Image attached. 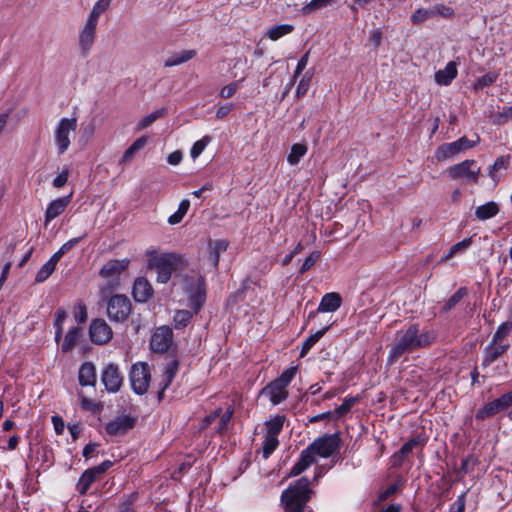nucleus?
<instances>
[{"label": "nucleus", "instance_id": "obj_63", "mask_svg": "<svg viewBox=\"0 0 512 512\" xmlns=\"http://www.w3.org/2000/svg\"><path fill=\"white\" fill-rule=\"evenodd\" d=\"M419 444V440L417 439H411L408 442H406L400 449V453L403 457L408 455L410 452H412L413 448Z\"/></svg>", "mask_w": 512, "mask_h": 512}, {"label": "nucleus", "instance_id": "obj_39", "mask_svg": "<svg viewBox=\"0 0 512 512\" xmlns=\"http://www.w3.org/2000/svg\"><path fill=\"white\" fill-rule=\"evenodd\" d=\"M193 313L189 310H178L173 317V325L175 329L185 328L191 321Z\"/></svg>", "mask_w": 512, "mask_h": 512}, {"label": "nucleus", "instance_id": "obj_43", "mask_svg": "<svg viewBox=\"0 0 512 512\" xmlns=\"http://www.w3.org/2000/svg\"><path fill=\"white\" fill-rule=\"evenodd\" d=\"M233 412L234 410L232 407H228L225 412L221 411V415L218 418L217 425L215 426L218 433H223L227 430L228 424L233 416Z\"/></svg>", "mask_w": 512, "mask_h": 512}, {"label": "nucleus", "instance_id": "obj_36", "mask_svg": "<svg viewBox=\"0 0 512 512\" xmlns=\"http://www.w3.org/2000/svg\"><path fill=\"white\" fill-rule=\"evenodd\" d=\"M337 0H311L309 3L304 5L301 9V13L305 16L310 15L318 10L332 6Z\"/></svg>", "mask_w": 512, "mask_h": 512}, {"label": "nucleus", "instance_id": "obj_51", "mask_svg": "<svg viewBox=\"0 0 512 512\" xmlns=\"http://www.w3.org/2000/svg\"><path fill=\"white\" fill-rule=\"evenodd\" d=\"M73 316L76 322L84 323L87 320V308L86 305L79 301L73 309Z\"/></svg>", "mask_w": 512, "mask_h": 512}, {"label": "nucleus", "instance_id": "obj_8", "mask_svg": "<svg viewBox=\"0 0 512 512\" xmlns=\"http://www.w3.org/2000/svg\"><path fill=\"white\" fill-rule=\"evenodd\" d=\"M76 129L77 118L64 117L59 120L54 130V140L59 155L64 154L68 150L71 144V136L74 134Z\"/></svg>", "mask_w": 512, "mask_h": 512}, {"label": "nucleus", "instance_id": "obj_9", "mask_svg": "<svg viewBox=\"0 0 512 512\" xmlns=\"http://www.w3.org/2000/svg\"><path fill=\"white\" fill-rule=\"evenodd\" d=\"M480 167L474 160H464L448 169V175L453 180L462 179L467 183L477 184Z\"/></svg>", "mask_w": 512, "mask_h": 512}, {"label": "nucleus", "instance_id": "obj_4", "mask_svg": "<svg viewBox=\"0 0 512 512\" xmlns=\"http://www.w3.org/2000/svg\"><path fill=\"white\" fill-rule=\"evenodd\" d=\"M298 367L290 366L285 369L275 380L268 383L260 392L269 398L273 405H278L288 398V386L297 374Z\"/></svg>", "mask_w": 512, "mask_h": 512}, {"label": "nucleus", "instance_id": "obj_1", "mask_svg": "<svg viewBox=\"0 0 512 512\" xmlns=\"http://www.w3.org/2000/svg\"><path fill=\"white\" fill-rule=\"evenodd\" d=\"M434 340L435 335L432 331H421L418 324H411L406 329L397 331L395 341L389 350L388 363L393 364L405 353L426 347Z\"/></svg>", "mask_w": 512, "mask_h": 512}, {"label": "nucleus", "instance_id": "obj_55", "mask_svg": "<svg viewBox=\"0 0 512 512\" xmlns=\"http://www.w3.org/2000/svg\"><path fill=\"white\" fill-rule=\"evenodd\" d=\"M508 166V158L498 157L494 164L491 166L489 171V175L491 178L495 179V172L501 169H506Z\"/></svg>", "mask_w": 512, "mask_h": 512}, {"label": "nucleus", "instance_id": "obj_62", "mask_svg": "<svg viewBox=\"0 0 512 512\" xmlns=\"http://www.w3.org/2000/svg\"><path fill=\"white\" fill-rule=\"evenodd\" d=\"M234 108L233 104H225L218 107L216 110V118L223 119L226 117Z\"/></svg>", "mask_w": 512, "mask_h": 512}, {"label": "nucleus", "instance_id": "obj_44", "mask_svg": "<svg viewBox=\"0 0 512 512\" xmlns=\"http://www.w3.org/2000/svg\"><path fill=\"white\" fill-rule=\"evenodd\" d=\"M433 9L431 8H419L411 15V22L413 24H420L428 19L433 18Z\"/></svg>", "mask_w": 512, "mask_h": 512}, {"label": "nucleus", "instance_id": "obj_10", "mask_svg": "<svg viewBox=\"0 0 512 512\" xmlns=\"http://www.w3.org/2000/svg\"><path fill=\"white\" fill-rule=\"evenodd\" d=\"M340 439L337 434H327L315 439L308 445L313 456L318 455L322 458L332 456L339 449Z\"/></svg>", "mask_w": 512, "mask_h": 512}, {"label": "nucleus", "instance_id": "obj_46", "mask_svg": "<svg viewBox=\"0 0 512 512\" xmlns=\"http://www.w3.org/2000/svg\"><path fill=\"white\" fill-rule=\"evenodd\" d=\"M166 112V109L165 108H161L159 110H156L154 112H152L151 114L145 116L144 118H142L137 127L138 129H145L147 128L148 126H150L154 121H156L158 118L162 117Z\"/></svg>", "mask_w": 512, "mask_h": 512}, {"label": "nucleus", "instance_id": "obj_22", "mask_svg": "<svg viewBox=\"0 0 512 512\" xmlns=\"http://www.w3.org/2000/svg\"><path fill=\"white\" fill-rule=\"evenodd\" d=\"M508 343H494L493 341L485 348L484 357H483V366H489L494 361L497 360L499 356H501L508 349Z\"/></svg>", "mask_w": 512, "mask_h": 512}, {"label": "nucleus", "instance_id": "obj_27", "mask_svg": "<svg viewBox=\"0 0 512 512\" xmlns=\"http://www.w3.org/2000/svg\"><path fill=\"white\" fill-rule=\"evenodd\" d=\"M196 55V51L193 49L190 50H183L177 53H174L173 55L169 56L164 61V67H173L177 65L184 64L194 58Z\"/></svg>", "mask_w": 512, "mask_h": 512}, {"label": "nucleus", "instance_id": "obj_12", "mask_svg": "<svg viewBox=\"0 0 512 512\" xmlns=\"http://www.w3.org/2000/svg\"><path fill=\"white\" fill-rule=\"evenodd\" d=\"M101 381L109 393H117L123 384V376L117 364L109 363L104 366Z\"/></svg>", "mask_w": 512, "mask_h": 512}, {"label": "nucleus", "instance_id": "obj_33", "mask_svg": "<svg viewBox=\"0 0 512 512\" xmlns=\"http://www.w3.org/2000/svg\"><path fill=\"white\" fill-rule=\"evenodd\" d=\"M286 417L284 415H276L273 418L269 419L265 422L266 427V435L278 437L280 432L283 429L284 422Z\"/></svg>", "mask_w": 512, "mask_h": 512}, {"label": "nucleus", "instance_id": "obj_32", "mask_svg": "<svg viewBox=\"0 0 512 512\" xmlns=\"http://www.w3.org/2000/svg\"><path fill=\"white\" fill-rule=\"evenodd\" d=\"M176 372H177V364L176 363L169 364L165 368L163 375H162V380L159 384V386H160V391L158 393L159 399H162L164 391L170 386L173 378L175 377Z\"/></svg>", "mask_w": 512, "mask_h": 512}, {"label": "nucleus", "instance_id": "obj_35", "mask_svg": "<svg viewBox=\"0 0 512 512\" xmlns=\"http://www.w3.org/2000/svg\"><path fill=\"white\" fill-rule=\"evenodd\" d=\"M81 329L78 327L71 328L64 337L61 349L63 352L71 351L78 343Z\"/></svg>", "mask_w": 512, "mask_h": 512}, {"label": "nucleus", "instance_id": "obj_15", "mask_svg": "<svg viewBox=\"0 0 512 512\" xmlns=\"http://www.w3.org/2000/svg\"><path fill=\"white\" fill-rule=\"evenodd\" d=\"M173 341L172 329L168 326H160L154 331L151 340L150 348L159 353L168 351Z\"/></svg>", "mask_w": 512, "mask_h": 512}, {"label": "nucleus", "instance_id": "obj_60", "mask_svg": "<svg viewBox=\"0 0 512 512\" xmlns=\"http://www.w3.org/2000/svg\"><path fill=\"white\" fill-rule=\"evenodd\" d=\"M478 140H479V138H477L476 141H472V140H469L466 137H461V138H459L456 141L458 143L460 152H462V151H465L467 149H470V148L474 147L476 145V143L478 142Z\"/></svg>", "mask_w": 512, "mask_h": 512}, {"label": "nucleus", "instance_id": "obj_54", "mask_svg": "<svg viewBox=\"0 0 512 512\" xmlns=\"http://www.w3.org/2000/svg\"><path fill=\"white\" fill-rule=\"evenodd\" d=\"M320 258V253L318 251H313L303 262L302 266L300 267L299 272L303 274L307 270H309L312 266L315 265V263Z\"/></svg>", "mask_w": 512, "mask_h": 512}, {"label": "nucleus", "instance_id": "obj_17", "mask_svg": "<svg viewBox=\"0 0 512 512\" xmlns=\"http://www.w3.org/2000/svg\"><path fill=\"white\" fill-rule=\"evenodd\" d=\"M135 425V420L128 415H120L105 425V431L111 436H119L127 433Z\"/></svg>", "mask_w": 512, "mask_h": 512}, {"label": "nucleus", "instance_id": "obj_58", "mask_svg": "<svg viewBox=\"0 0 512 512\" xmlns=\"http://www.w3.org/2000/svg\"><path fill=\"white\" fill-rule=\"evenodd\" d=\"M238 84L233 82V83H230L226 86H224L221 91H220V96L222 98H230L232 97L236 91L238 90Z\"/></svg>", "mask_w": 512, "mask_h": 512}, {"label": "nucleus", "instance_id": "obj_6", "mask_svg": "<svg viewBox=\"0 0 512 512\" xmlns=\"http://www.w3.org/2000/svg\"><path fill=\"white\" fill-rule=\"evenodd\" d=\"M182 288L187 294L194 313H197L205 301V281L200 275L183 277Z\"/></svg>", "mask_w": 512, "mask_h": 512}, {"label": "nucleus", "instance_id": "obj_57", "mask_svg": "<svg viewBox=\"0 0 512 512\" xmlns=\"http://www.w3.org/2000/svg\"><path fill=\"white\" fill-rule=\"evenodd\" d=\"M221 411L222 409L221 408H216L214 411H212L209 415H207L204 420H203V423H202V428H206L208 427L209 425H211L212 423L218 421V418L220 417L221 415Z\"/></svg>", "mask_w": 512, "mask_h": 512}, {"label": "nucleus", "instance_id": "obj_59", "mask_svg": "<svg viewBox=\"0 0 512 512\" xmlns=\"http://www.w3.org/2000/svg\"><path fill=\"white\" fill-rule=\"evenodd\" d=\"M69 171L68 169H64L60 174H58L53 180V186L56 188L63 187L68 181Z\"/></svg>", "mask_w": 512, "mask_h": 512}, {"label": "nucleus", "instance_id": "obj_40", "mask_svg": "<svg viewBox=\"0 0 512 512\" xmlns=\"http://www.w3.org/2000/svg\"><path fill=\"white\" fill-rule=\"evenodd\" d=\"M189 207L190 201L188 199H183L180 202L177 211L168 218V223L170 225H176L180 223L184 216L186 215V213L188 212Z\"/></svg>", "mask_w": 512, "mask_h": 512}, {"label": "nucleus", "instance_id": "obj_45", "mask_svg": "<svg viewBox=\"0 0 512 512\" xmlns=\"http://www.w3.org/2000/svg\"><path fill=\"white\" fill-rule=\"evenodd\" d=\"M359 398L357 397H347L343 400L342 404L338 406L335 410L336 418H341L345 414H347L351 408L358 402Z\"/></svg>", "mask_w": 512, "mask_h": 512}, {"label": "nucleus", "instance_id": "obj_41", "mask_svg": "<svg viewBox=\"0 0 512 512\" xmlns=\"http://www.w3.org/2000/svg\"><path fill=\"white\" fill-rule=\"evenodd\" d=\"M471 238L464 239L454 244L449 251L441 258V261H447L458 253H462L467 250L471 245Z\"/></svg>", "mask_w": 512, "mask_h": 512}, {"label": "nucleus", "instance_id": "obj_29", "mask_svg": "<svg viewBox=\"0 0 512 512\" xmlns=\"http://www.w3.org/2000/svg\"><path fill=\"white\" fill-rule=\"evenodd\" d=\"M459 153H460V149H459L458 143H457V141H453L450 143H445V144L440 145L435 152V157L439 161H442V160H447L449 158H452Z\"/></svg>", "mask_w": 512, "mask_h": 512}, {"label": "nucleus", "instance_id": "obj_64", "mask_svg": "<svg viewBox=\"0 0 512 512\" xmlns=\"http://www.w3.org/2000/svg\"><path fill=\"white\" fill-rule=\"evenodd\" d=\"M182 158H183L182 152L179 150H176L168 155L167 162L170 165L176 166V165L180 164V162L182 161Z\"/></svg>", "mask_w": 512, "mask_h": 512}, {"label": "nucleus", "instance_id": "obj_3", "mask_svg": "<svg viewBox=\"0 0 512 512\" xmlns=\"http://www.w3.org/2000/svg\"><path fill=\"white\" fill-rule=\"evenodd\" d=\"M309 480L306 477L298 479L282 492L281 501L287 512H303L311 494Z\"/></svg>", "mask_w": 512, "mask_h": 512}, {"label": "nucleus", "instance_id": "obj_23", "mask_svg": "<svg viewBox=\"0 0 512 512\" xmlns=\"http://www.w3.org/2000/svg\"><path fill=\"white\" fill-rule=\"evenodd\" d=\"M316 462L315 456H313L308 450V448L304 449L301 454L299 460L295 463V465L291 468L289 473L290 476H297L308 469L313 463Z\"/></svg>", "mask_w": 512, "mask_h": 512}, {"label": "nucleus", "instance_id": "obj_34", "mask_svg": "<svg viewBox=\"0 0 512 512\" xmlns=\"http://www.w3.org/2000/svg\"><path fill=\"white\" fill-rule=\"evenodd\" d=\"M111 0H98L92 7L86 21L98 25L102 13L110 6Z\"/></svg>", "mask_w": 512, "mask_h": 512}, {"label": "nucleus", "instance_id": "obj_11", "mask_svg": "<svg viewBox=\"0 0 512 512\" xmlns=\"http://www.w3.org/2000/svg\"><path fill=\"white\" fill-rule=\"evenodd\" d=\"M150 379V368L147 363L138 362L132 365L130 371V383L132 390L136 394L143 395L147 392Z\"/></svg>", "mask_w": 512, "mask_h": 512}, {"label": "nucleus", "instance_id": "obj_21", "mask_svg": "<svg viewBox=\"0 0 512 512\" xmlns=\"http://www.w3.org/2000/svg\"><path fill=\"white\" fill-rule=\"evenodd\" d=\"M78 381L81 386L94 387L97 381L96 367L92 362H84L80 365Z\"/></svg>", "mask_w": 512, "mask_h": 512}, {"label": "nucleus", "instance_id": "obj_49", "mask_svg": "<svg viewBox=\"0 0 512 512\" xmlns=\"http://www.w3.org/2000/svg\"><path fill=\"white\" fill-rule=\"evenodd\" d=\"M210 141H211V138L209 136H204L200 140L196 141L190 150L191 158L194 160L196 158H198L201 155V153L204 151L206 146L210 143Z\"/></svg>", "mask_w": 512, "mask_h": 512}, {"label": "nucleus", "instance_id": "obj_61", "mask_svg": "<svg viewBox=\"0 0 512 512\" xmlns=\"http://www.w3.org/2000/svg\"><path fill=\"white\" fill-rule=\"evenodd\" d=\"M66 318H67V313H66L65 309H63V308L57 309V311L55 312V315H54V326L62 327Z\"/></svg>", "mask_w": 512, "mask_h": 512}, {"label": "nucleus", "instance_id": "obj_5", "mask_svg": "<svg viewBox=\"0 0 512 512\" xmlns=\"http://www.w3.org/2000/svg\"><path fill=\"white\" fill-rule=\"evenodd\" d=\"M130 260L124 259H111L106 262L99 271V276L106 281L104 285L100 286V292L105 293L116 289L120 283L121 274L128 268Z\"/></svg>", "mask_w": 512, "mask_h": 512}, {"label": "nucleus", "instance_id": "obj_7", "mask_svg": "<svg viewBox=\"0 0 512 512\" xmlns=\"http://www.w3.org/2000/svg\"><path fill=\"white\" fill-rule=\"evenodd\" d=\"M132 304L130 299L122 294L111 296L107 301V316L111 322L123 323L131 313Z\"/></svg>", "mask_w": 512, "mask_h": 512}, {"label": "nucleus", "instance_id": "obj_18", "mask_svg": "<svg viewBox=\"0 0 512 512\" xmlns=\"http://www.w3.org/2000/svg\"><path fill=\"white\" fill-rule=\"evenodd\" d=\"M509 407H510V405H509L505 395L503 394L499 398L485 404L482 408H480L476 412V419L483 420V419L492 417V416L496 415L497 413H499L500 411L505 410Z\"/></svg>", "mask_w": 512, "mask_h": 512}, {"label": "nucleus", "instance_id": "obj_52", "mask_svg": "<svg viewBox=\"0 0 512 512\" xmlns=\"http://www.w3.org/2000/svg\"><path fill=\"white\" fill-rule=\"evenodd\" d=\"M433 16H441L443 18H450L454 14V10L451 7L445 6L443 4H436L432 7Z\"/></svg>", "mask_w": 512, "mask_h": 512}, {"label": "nucleus", "instance_id": "obj_25", "mask_svg": "<svg viewBox=\"0 0 512 512\" xmlns=\"http://www.w3.org/2000/svg\"><path fill=\"white\" fill-rule=\"evenodd\" d=\"M499 211V204L494 201H489L475 208V217L479 221H486L495 217Z\"/></svg>", "mask_w": 512, "mask_h": 512}, {"label": "nucleus", "instance_id": "obj_37", "mask_svg": "<svg viewBox=\"0 0 512 512\" xmlns=\"http://www.w3.org/2000/svg\"><path fill=\"white\" fill-rule=\"evenodd\" d=\"M294 31V26L291 24H280L271 27L267 31V37L272 41H277L278 39L286 36Z\"/></svg>", "mask_w": 512, "mask_h": 512}, {"label": "nucleus", "instance_id": "obj_48", "mask_svg": "<svg viewBox=\"0 0 512 512\" xmlns=\"http://www.w3.org/2000/svg\"><path fill=\"white\" fill-rule=\"evenodd\" d=\"M279 444L278 437L266 435L264 437V443H263V456L264 458H268L273 451L277 448Z\"/></svg>", "mask_w": 512, "mask_h": 512}, {"label": "nucleus", "instance_id": "obj_13", "mask_svg": "<svg viewBox=\"0 0 512 512\" xmlns=\"http://www.w3.org/2000/svg\"><path fill=\"white\" fill-rule=\"evenodd\" d=\"M96 24L85 21L78 34L79 51L83 57L90 54L96 39Z\"/></svg>", "mask_w": 512, "mask_h": 512}, {"label": "nucleus", "instance_id": "obj_2", "mask_svg": "<svg viewBox=\"0 0 512 512\" xmlns=\"http://www.w3.org/2000/svg\"><path fill=\"white\" fill-rule=\"evenodd\" d=\"M146 254L148 256L147 266L149 269L155 270L158 283H167L174 272L183 270L188 266L187 259L179 253H158L151 250L147 251Z\"/></svg>", "mask_w": 512, "mask_h": 512}, {"label": "nucleus", "instance_id": "obj_26", "mask_svg": "<svg viewBox=\"0 0 512 512\" xmlns=\"http://www.w3.org/2000/svg\"><path fill=\"white\" fill-rule=\"evenodd\" d=\"M228 242L226 240H216L209 242L208 261L217 268L220 260V255L227 250Z\"/></svg>", "mask_w": 512, "mask_h": 512}, {"label": "nucleus", "instance_id": "obj_56", "mask_svg": "<svg viewBox=\"0 0 512 512\" xmlns=\"http://www.w3.org/2000/svg\"><path fill=\"white\" fill-rule=\"evenodd\" d=\"M309 60V52H306L298 61L296 65V69L293 76V81L303 72L306 68Z\"/></svg>", "mask_w": 512, "mask_h": 512}, {"label": "nucleus", "instance_id": "obj_42", "mask_svg": "<svg viewBox=\"0 0 512 512\" xmlns=\"http://www.w3.org/2000/svg\"><path fill=\"white\" fill-rule=\"evenodd\" d=\"M467 294L465 287L459 288L443 305V311L448 312L453 309Z\"/></svg>", "mask_w": 512, "mask_h": 512}, {"label": "nucleus", "instance_id": "obj_28", "mask_svg": "<svg viewBox=\"0 0 512 512\" xmlns=\"http://www.w3.org/2000/svg\"><path fill=\"white\" fill-rule=\"evenodd\" d=\"M98 475L92 468L85 470L81 477L79 478L76 489L81 494L84 495L89 490L91 485L98 479Z\"/></svg>", "mask_w": 512, "mask_h": 512}, {"label": "nucleus", "instance_id": "obj_24", "mask_svg": "<svg viewBox=\"0 0 512 512\" xmlns=\"http://www.w3.org/2000/svg\"><path fill=\"white\" fill-rule=\"evenodd\" d=\"M457 76L456 63L450 61L446 64L444 69H441L435 73V81L439 85H449Z\"/></svg>", "mask_w": 512, "mask_h": 512}, {"label": "nucleus", "instance_id": "obj_30", "mask_svg": "<svg viewBox=\"0 0 512 512\" xmlns=\"http://www.w3.org/2000/svg\"><path fill=\"white\" fill-rule=\"evenodd\" d=\"M331 324L325 326L324 328L316 331L311 334L305 341L302 343V348L300 351V357H304L311 348L325 335V333L329 330Z\"/></svg>", "mask_w": 512, "mask_h": 512}, {"label": "nucleus", "instance_id": "obj_47", "mask_svg": "<svg viewBox=\"0 0 512 512\" xmlns=\"http://www.w3.org/2000/svg\"><path fill=\"white\" fill-rule=\"evenodd\" d=\"M312 79V73L307 71L299 81L297 88H296V97L301 98L303 97L307 91L309 90L310 83Z\"/></svg>", "mask_w": 512, "mask_h": 512}, {"label": "nucleus", "instance_id": "obj_20", "mask_svg": "<svg viewBox=\"0 0 512 512\" xmlns=\"http://www.w3.org/2000/svg\"><path fill=\"white\" fill-rule=\"evenodd\" d=\"M342 299L338 293L331 292L325 294L316 310V313L318 312H334L339 309L341 306ZM315 315V312H310L309 318L313 317Z\"/></svg>", "mask_w": 512, "mask_h": 512}, {"label": "nucleus", "instance_id": "obj_16", "mask_svg": "<svg viewBox=\"0 0 512 512\" xmlns=\"http://www.w3.org/2000/svg\"><path fill=\"white\" fill-rule=\"evenodd\" d=\"M73 193L56 198L47 205L44 214V225L47 226L52 220L60 216L72 201Z\"/></svg>", "mask_w": 512, "mask_h": 512}, {"label": "nucleus", "instance_id": "obj_14", "mask_svg": "<svg viewBox=\"0 0 512 512\" xmlns=\"http://www.w3.org/2000/svg\"><path fill=\"white\" fill-rule=\"evenodd\" d=\"M89 336L93 343L102 345L111 340L113 332L104 319L97 318L90 323Z\"/></svg>", "mask_w": 512, "mask_h": 512}, {"label": "nucleus", "instance_id": "obj_31", "mask_svg": "<svg viewBox=\"0 0 512 512\" xmlns=\"http://www.w3.org/2000/svg\"><path fill=\"white\" fill-rule=\"evenodd\" d=\"M58 262L59 261L57 259L51 256L49 260L46 261L38 270L35 277V281L37 283H43L44 281H46L50 277V275L55 271Z\"/></svg>", "mask_w": 512, "mask_h": 512}, {"label": "nucleus", "instance_id": "obj_38", "mask_svg": "<svg viewBox=\"0 0 512 512\" xmlns=\"http://www.w3.org/2000/svg\"><path fill=\"white\" fill-rule=\"evenodd\" d=\"M307 146L302 143L293 144L291 151L287 156V161L290 165H297L302 157L307 153Z\"/></svg>", "mask_w": 512, "mask_h": 512}, {"label": "nucleus", "instance_id": "obj_53", "mask_svg": "<svg viewBox=\"0 0 512 512\" xmlns=\"http://www.w3.org/2000/svg\"><path fill=\"white\" fill-rule=\"evenodd\" d=\"M496 79H497L496 73H491V72L487 73L477 79L475 88L478 89V88L487 87V86L493 84L496 81Z\"/></svg>", "mask_w": 512, "mask_h": 512}, {"label": "nucleus", "instance_id": "obj_50", "mask_svg": "<svg viewBox=\"0 0 512 512\" xmlns=\"http://www.w3.org/2000/svg\"><path fill=\"white\" fill-rule=\"evenodd\" d=\"M512 331V323L511 322H504L502 323L498 329L496 330L495 334L493 335V342L494 343H504V338Z\"/></svg>", "mask_w": 512, "mask_h": 512}, {"label": "nucleus", "instance_id": "obj_19", "mask_svg": "<svg viewBox=\"0 0 512 512\" xmlns=\"http://www.w3.org/2000/svg\"><path fill=\"white\" fill-rule=\"evenodd\" d=\"M153 296V288L145 277H139L133 285V297L135 301L144 303Z\"/></svg>", "mask_w": 512, "mask_h": 512}]
</instances>
